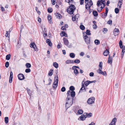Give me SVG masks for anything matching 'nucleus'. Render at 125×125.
Segmentation results:
<instances>
[{
	"label": "nucleus",
	"mask_w": 125,
	"mask_h": 125,
	"mask_svg": "<svg viewBox=\"0 0 125 125\" xmlns=\"http://www.w3.org/2000/svg\"><path fill=\"white\" fill-rule=\"evenodd\" d=\"M90 83L89 82V81H87L85 82H84V81H83L82 82V87L81 88L79 93H80L81 92H84V91H86V89L84 85L85 84V85L86 86H87Z\"/></svg>",
	"instance_id": "obj_1"
},
{
	"label": "nucleus",
	"mask_w": 125,
	"mask_h": 125,
	"mask_svg": "<svg viewBox=\"0 0 125 125\" xmlns=\"http://www.w3.org/2000/svg\"><path fill=\"white\" fill-rule=\"evenodd\" d=\"M75 9V6L73 5H71L70 6L69 8L67 9V12L70 14H73Z\"/></svg>",
	"instance_id": "obj_2"
},
{
	"label": "nucleus",
	"mask_w": 125,
	"mask_h": 125,
	"mask_svg": "<svg viewBox=\"0 0 125 125\" xmlns=\"http://www.w3.org/2000/svg\"><path fill=\"white\" fill-rule=\"evenodd\" d=\"M83 38L84 40H85L86 43L88 44L90 43V37H88L87 35H83Z\"/></svg>",
	"instance_id": "obj_3"
},
{
	"label": "nucleus",
	"mask_w": 125,
	"mask_h": 125,
	"mask_svg": "<svg viewBox=\"0 0 125 125\" xmlns=\"http://www.w3.org/2000/svg\"><path fill=\"white\" fill-rule=\"evenodd\" d=\"M68 99H66V100L65 107L66 109L71 106L73 103V99L72 100H71V101L70 102H68Z\"/></svg>",
	"instance_id": "obj_4"
},
{
	"label": "nucleus",
	"mask_w": 125,
	"mask_h": 125,
	"mask_svg": "<svg viewBox=\"0 0 125 125\" xmlns=\"http://www.w3.org/2000/svg\"><path fill=\"white\" fill-rule=\"evenodd\" d=\"M95 98L94 97H92L89 98L87 101V103L89 104L93 103L94 102Z\"/></svg>",
	"instance_id": "obj_5"
},
{
	"label": "nucleus",
	"mask_w": 125,
	"mask_h": 125,
	"mask_svg": "<svg viewBox=\"0 0 125 125\" xmlns=\"http://www.w3.org/2000/svg\"><path fill=\"white\" fill-rule=\"evenodd\" d=\"M30 47L31 48H33L34 50L36 51H38V49L37 48L36 45L34 42L31 43L30 44Z\"/></svg>",
	"instance_id": "obj_6"
},
{
	"label": "nucleus",
	"mask_w": 125,
	"mask_h": 125,
	"mask_svg": "<svg viewBox=\"0 0 125 125\" xmlns=\"http://www.w3.org/2000/svg\"><path fill=\"white\" fill-rule=\"evenodd\" d=\"M18 79L20 80H22L25 78L24 75L22 73L19 74L18 75Z\"/></svg>",
	"instance_id": "obj_7"
},
{
	"label": "nucleus",
	"mask_w": 125,
	"mask_h": 125,
	"mask_svg": "<svg viewBox=\"0 0 125 125\" xmlns=\"http://www.w3.org/2000/svg\"><path fill=\"white\" fill-rule=\"evenodd\" d=\"M117 120V119L116 117L114 118L113 119L109 125H115V123L116 122Z\"/></svg>",
	"instance_id": "obj_8"
},
{
	"label": "nucleus",
	"mask_w": 125,
	"mask_h": 125,
	"mask_svg": "<svg viewBox=\"0 0 125 125\" xmlns=\"http://www.w3.org/2000/svg\"><path fill=\"white\" fill-rule=\"evenodd\" d=\"M114 31V34L115 36H117L119 34V30L118 29L115 28Z\"/></svg>",
	"instance_id": "obj_9"
},
{
	"label": "nucleus",
	"mask_w": 125,
	"mask_h": 125,
	"mask_svg": "<svg viewBox=\"0 0 125 125\" xmlns=\"http://www.w3.org/2000/svg\"><path fill=\"white\" fill-rule=\"evenodd\" d=\"M63 40L64 44L66 46H68L69 43L68 40L65 37L63 38Z\"/></svg>",
	"instance_id": "obj_10"
},
{
	"label": "nucleus",
	"mask_w": 125,
	"mask_h": 125,
	"mask_svg": "<svg viewBox=\"0 0 125 125\" xmlns=\"http://www.w3.org/2000/svg\"><path fill=\"white\" fill-rule=\"evenodd\" d=\"M105 1L104 0H99L97 1V4L98 6H99L100 5H101L102 4H101L100 3H101L102 4H104V2Z\"/></svg>",
	"instance_id": "obj_11"
},
{
	"label": "nucleus",
	"mask_w": 125,
	"mask_h": 125,
	"mask_svg": "<svg viewBox=\"0 0 125 125\" xmlns=\"http://www.w3.org/2000/svg\"><path fill=\"white\" fill-rule=\"evenodd\" d=\"M13 78V73L12 72H10V75L9 77V82L10 83H12Z\"/></svg>",
	"instance_id": "obj_12"
},
{
	"label": "nucleus",
	"mask_w": 125,
	"mask_h": 125,
	"mask_svg": "<svg viewBox=\"0 0 125 125\" xmlns=\"http://www.w3.org/2000/svg\"><path fill=\"white\" fill-rule=\"evenodd\" d=\"M85 115H85L84 113L83 115H82L80 116V118L81 120L83 121L86 118Z\"/></svg>",
	"instance_id": "obj_13"
},
{
	"label": "nucleus",
	"mask_w": 125,
	"mask_h": 125,
	"mask_svg": "<svg viewBox=\"0 0 125 125\" xmlns=\"http://www.w3.org/2000/svg\"><path fill=\"white\" fill-rule=\"evenodd\" d=\"M109 56L107 62L108 63H110V64H111L112 62L113 58L112 57H110V55H109Z\"/></svg>",
	"instance_id": "obj_14"
},
{
	"label": "nucleus",
	"mask_w": 125,
	"mask_h": 125,
	"mask_svg": "<svg viewBox=\"0 0 125 125\" xmlns=\"http://www.w3.org/2000/svg\"><path fill=\"white\" fill-rule=\"evenodd\" d=\"M46 42L47 43H48V45L49 46L51 47L52 46V43L50 39H47L46 40Z\"/></svg>",
	"instance_id": "obj_15"
},
{
	"label": "nucleus",
	"mask_w": 125,
	"mask_h": 125,
	"mask_svg": "<svg viewBox=\"0 0 125 125\" xmlns=\"http://www.w3.org/2000/svg\"><path fill=\"white\" fill-rule=\"evenodd\" d=\"M85 115H86L85 116H86V118L87 117H91L92 115V113H84Z\"/></svg>",
	"instance_id": "obj_16"
},
{
	"label": "nucleus",
	"mask_w": 125,
	"mask_h": 125,
	"mask_svg": "<svg viewBox=\"0 0 125 125\" xmlns=\"http://www.w3.org/2000/svg\"><path fill=\"white\" fill-rule=\"evenodd\" d=\"M71 92L70 90H69L67 91V96L66 99L69 100V98L71 97V96L70 94L71 93Z\"/></svg>",
	"instance_id": "obj_17"
},
{
	"label": "nucleus",
	"mask_w": 125,
	"mask_h": 125,
	"mask_svg": "<svg viewBox=\"0 0 125 125\" xmlns=\"http://www.w3.org/2000/svg\"><path fill=\"white\" fill-rule=\"evenodd\" d=\"M47 18L49 23L50 24H52L53 22L51 21L52 18L51 16L50 15H48L47 16Z\"/></svg>",
	"instance_id": "obj_18"
},
{
	"label": "nucleus",
	"mask_w": 125,
	"mask_h": 125,
	"mask_svg": "<svg viewBox=\"0 0 125 125\" xmlns=\"http://www.w3.org/2000/svg\"><path fill=\"white\" fill-rule=\"evenodd\" d=\"M55 15L57 17V18L59 19H60L62 17V16L61 15L58 13H56L55 14Z\"/></svg>",
	"instance_id": "obj_19"
},
{
	"label": "nucleus",
	"mask_w": 125,
	"mask_h": 125,
	"mask_svg": "<svg viewBox=\"0 0 125 125\" xmlns=\"http://www.w3.org/2000/svg\"><path fill=\"white\" fill-rule=\"evenodd\" d=\"M75 92L74 91H71L70 93V95L71 96V98H73L75 96Z\"/></svg>",
	"instance_id": "obj_20"
},
{
	"label": "nucleus",
	"mask_w": 125,
	"mask_h": 125,
	"mask_svg": "<svg viewBox=\"0 0 125 125\" xmlns=\"http://www.w3.org/2000/svg\"><path fill=\"white\" fill-rule=\"evenodd\" d=\"M109 53V51L107 49L105 51L103 52V54L105 56H107Z\"/></svg>",
	"instance_id": "obj_21"
},
{
	"label": "nucleus",
	"mask_w": 125,
	"mask_h": 125,
	"mask_svg": "<svg viewBox=\"0 0 125 125\" xmlns=\"http://www.w3.org/2000/svg\"><path fill=\"white\" fill-rule=\"evenodd\" d=\"M118 0V2L117 5L119 6V8H120L122 4L123 0Z\"/></svg>",
	"instance_id": "obj_22"
},
{
	"label": "nucleus",
	"mask_w": 125,
	"mask_h": 125,
	"mask_svg": "<svg viewBox=\"0 0 125 125\" xmlns=\"http://www.w3.org/2000/svg\"><path fill=\"white\" fill-rule=\"evenodd\" d=\"M56 80V81H57V83H56L55 84H53L52 85V87L54 88H56L58 86V80H57V79Z\"/></svg>",
	"instance_id": "obj_23"
},
{
	"label": "nucleus",
	"mask_w": 125,
	"mask_h": 125,
	"mask_svg": "<svg viewBox=\"0 0 125 125\" xmlns=\"http://www.w3.org/2000/svg\"><path fill=\"white\" fill-rule=\"evenodd\" d=\"M62 34H60L61 35V36H64L65 37H66L67 36V34L64 31H62Z\"/></svg>",
	"instance_id": "obj_24"
},
{
	"label": "nucleus",
	"mask_w": 125,
	"mask_h": 125,
	"mask_svg": "<svg viewBox=\"0 0 125 125\" xmlns=\"http://www.w3.org/2000/svg\"><path fill=\"white\" fill-rule=\"evenodd\" d=\"M57 79L58 81V77L56 75L54 77L53 84H55L56 83H57V81H56Z\"/></svg>",
	"instance_id": "obj_25"
},
{
	"label": "nucleus",
	"mask_w": 125,
	"mask_h": 125,
	"mask_svg": "<svg viewBox=\"0 0 125 125\" xmlns=\"http://www.w3.org/2000/svg\"><path fill=\"white\" fill-rule=\"evenodd\" d=\"M53 66L56 68H57L58 67V64L56 62H54L53 63Z\"/></svg>",
	"instance_id": "obj_26"
},
{
	"label": "nucleus",
	"mask_w": 125,
	"mask_h": 125,
	"mask_svg": "<svg viewBox=\"0 0 125 125\" xmlns=\"http://www.w3.org/2000/svg\"><path fill=\"white\" fill-rule=\"evenodd\" d=\"M53 71V70L52 69H51L49 71L48 73V75L49 76H51L52 74L53 73L52 72Z\"/></svg>",
	"instance_id": "obj_27"
},
{
	"label": "nucleus",
	"mask_w": 125,
	"mask_h": 125,
	"mask_svg": "<svg viewBox=\"0 0 125 125\" xmlns=\"http://www.w3.org/2000/svg\"><path fill=\"white\" fill-rule=\"evenodd\" d=\"M74 70V73L75 75H77V74L79 73V72H78V70L77 69H73Z\"/></svg>",
	"instance_id": "obj_28"
},
{
	"label": "nucleus",
	"mask_w": 125,
	"mask_h": 125,
	"mask_svg": "<svg viewBox=\"0 0 125 125\" xmlns=\"http://www.w3.org/2000/svg\"><path fill=\"white\" fill-rule=\"evenodd\" d=\"M66 26H67L66 27V28H67L68 27V25L67 24H65L64 25V26H63L61 28V29L63 30H64L66 29L65 27Z\"/></svg>",
	"instance_id": "obj_29"
},
{
	"label": "nucleus",
	"mask_w": 125,
	"mask_h": 125,
	"mask_svg": "<svg viewBox=\"0 0 125 125\" xmlns=\"http://www.w3.org/2000/svg\"><path fill=\"white\" fill-rule=\"evenodd\" d=\"M93 14L94 16H98V14L97 12L96 11H93Z\"/></svg>",
	"instance_id": "obj_30"
},
{
	"label": "nucleus",
	"mask_w": 125,
	"mask_h": 125,
	"mask_svg": "<svg viewBox=\"0 0 125 125\" xmlns=\"http://www.w3.org/2000/svg\"><path fill=\"white\" fill-rule=\"evenodd\" d=\"M27 90L28 94L30 96H31V93H32V92L29 89L27 88Z\"/></svg>",
	"instance_id": "obj_31"
},
{
	"label": "nucleus",
	"mask_w": 125,
	"mask_h": 125,
	"mask_svg": "<svg viewBox=\"0 0 125 125\" xmlns=\"http://www.w3.org/2000/svg\"><path fill=\"white\" fill-rule=\"evenodd\" d=\"M70 57L72 58H74L75 56V54L73 53H71L70 54Z\"/></svg>",
	"instance_id": "obj_32"
},
{
	"label": "nucleus",
	"mask_w": 125,
	"mask_h": 125,
	"mask_svg": "<svg viewBox=\"0 0 125 125\" xmlns=\"http://www.w3.org/2000/svg\"><path fill=\"white\" fill-rule=\"evenodd\" d=\"M25 66L27 68H29L31 67V65L30 63H26L25 64Z\"/></svg>",
	"instance_id": "obj_33"
},
{
	"label": "nucleus",
	"mask_w": 125,
	"mask_h": 125,
	"mask_svg": "<svg viewBox=\"0 0 125 125\" xmlns=\"http://www.w3.org/2000/svg\"><path fill=\"white\" fill-rule=\"evenodd\" d=\"M83 113V111L82 109H80L79 110L78 112V113L80 115H81Z\"/></svg>",
	"instance_id": "obj_34"
},
{
	"label": "nucleus",
	"mask_w": 125,
	"mask_h": 125,
	"mask_svg": "<svg viewBox=\"0 0 125 125\" xmlns=\"http://www.w3.org/2000/svg\"><path fill=\"white\" fill-rule=\"evenodd\" d=\"M5 122L6 124H7L8 123L9 119L8 117H5L4 118Z\"/></svg>",
	"instance_id": "obj_35"
},
{
	"label": "nucleus",
	"mask_w": 125,
	"mask_h": 125,
	"mask_svg": "<svg viewBox=\"0 0 125 125\" xmlns=\"http://www.w3.org/2000/svg\"><path fill=\"white\" fill-rule=\"evenodd\" d=\"M119 44L120 48H122L123 47L122 42V41L120 40L119 42Z\"/></svg>",
	"instance_id": "obj_36"
},
{
	"label": "nucleus",
	"mask_w": 125,
	"mask_h": 125,
	"mask_svg": "<svg viewBox=\"0 0 125 125\" xmlns=\"http://www.w3.org/2000/svg\"><path fill=\"white\" fill-rule=\"evenodd\" d=\"M11 55L9 54L7 55L6 56V59L7 60H9L10 58Z\"/></svg>",
	"instance_id": "obj_37"
},
{
	"label": "nucleus",
	"mask_w": 125,
	"mask_h": 125,
	"mask_svg": "<svg viewBox=\"0 0 125 125\" xmlns=\"http://www.w3.org/2000/svg\"><path fill=\"white\" fill-rule=\"evenodd\" d=\"M86 35H90L91 34L90 33V31L88 30H87L86 31Z\"/></svg>",
	"instance_id": "obj_38"
},
{
	"label": "nucleus",
	"mask_w": 125,
	"mask_h": 125,
	"mask_svg": "<svg viewBox=\"0 0 125 125\" xmlns=\"http://www.w3.org/2000/svg\"><path fill=\"white\" fill-rule=\"evenodd\" d=\"M95 44L97 45H98L100 43V41L98 40H95L94 41Z\"/></svg>",
	"instance_id": "obj_39"
},
{
	"label": "nucleus",
	"mask_w": 125,
	"mask_h": 125,
	"mask_svg": "<svg viewBox=\"0 0 125 125\" xmlns=\"http://www.w3.org/2000/svg\"><path fill=\"white\" fill-rule=\"evenodd\" d=\"M99 73L100 74H101L104 76H106L107 75V74L106 72L105 71L104 72H99Z\"/></svg>",
	"instance_id": "obj_40"
},
{
	"label": "nucleus",
	"mask_w": 125,
	"mask_h": 125,
	"mask_svg": "<svg viewBox=\"0 0 125 125\" xmlns=\"http://www.w3.org/2000/svg\"><path fill=\"white\" fill-rule=\"evenodd\" d=\"M70 90L72 91H73L75 90V88L73 86H71L69 88Z\"/></svg>",
	"instance_id": "obj_41"
},
{
	"label": "nucleus",
	"mask_w": 125,
	"mask_h": 125,
	"mask_svg": "<svg viewBox=\"0 0 125 125\" xmlns=\"http://www.w3.org/2000/svg\"><path fill=\"white\" fill-rule=\"evenodd\" d=\"M47 11L48 12L51 13L52 11V8H49L47 9Z\"/></svg>",
	"instance_id": "obj_42"
},
{
	"label": "nucleus",
	"mask_w": 125,
	"mask_h": 125,
	"mask_svg": "<svg viewBox=\"0 0 125 125\" xmlns=\"http://www.w3.org/2000/svg\"><path fill=\"white\" fill-rule=\"evenodd\" d=\"M74 62H75V63L78 64L80 63V61L79 59H76L74 61Z\"/></svg>",
	"instance_id": "obj_43"
},
{
	"label": "nucleus",
	"mask_w": 125,
	"mask_h": 125,
	"mask_svg": "<svg viewBox=\"0 0 125 125\" xmlns=\"http://www.w3.org/2000/svg\"><path fill=\"white\" fill-rule=\"evenodd\" d=\"M80 28L82 30H84L85 29V27L83 25H81L80 26Z\"/></svg>",
	"instance_id": "obj_44"
},
{
	"label": "nucleus",
	"mask_w": 125,
	"mask_h": 125,
	"mask_svg": "<svg viewBox=\"0 0 125 125\" xmlns=\"http://www.w3.org/2000/svg\"><path fill=\"white\" fill-rule=\"evenodd\" d=\"M31 72V70L30 69L28 68L26 69L25 70V72L26 73H29Z\"/></svg>",
	"instance_id": "obj_45"
},
{
	"label": "nucleus",
	"mask_w": 125,
	"mask_h": 125,
	"mask_svg": "<svg viewBox=\"0 0 125 125\" xmlns=\"http://www.w3.org/2000/svg\"><path fill=\"white\" fill-rule=\"evenodd\" d=\"M115 13L117 14L119 12V10L118 8H116L115 9Z\"/></svg>",
	"instance_id": "obj_46"
},
{
	"label": "nucleus",
	"mask_w": 125,
	"mask_h": 125,
	"mask_svg": "<svg viewBox=\"0 0 125 125\" xmlns=\"http://www.w3.org/2000/svg\"><path fill=\"white\" fill-rule=\"evenodd\" d=\"M107 29L106 28H104L103 30V32L104 33H105L107 31Z\"/></svg>",
	"instance_id": "obj_47"
},
{
	"label": "nucleus",
	"mask_w": 125,
	"mask_h": 125,
	"mask_svg": "<svg viewBox=\"0 0 125 125\" xmlns=\"http://www.w3.org/2000/svg\"><path fill=\"white\" fill-rule=\"evenodd\" d=\"M76 68H78L79 69L80 68L79 67L76 66H73L72 67V69H76Z\"/></svg>",
	"instance_id": "obj_48"
},
{
	"label": "nucleus",
	"mask_w": 125,
	"mask_h": 125,
	"mask_svg": "<svg viewBox=\"0 0 125 125\" xmlns=\"http://www.w3.org/2000/svg\"><path fill=\"white\" fill-rule=\"evenodd\" d=\"M66 90V88L64 87H62L61 89V90L62 92H64Z\"/></svg>",
	"instance_id": "obj_49"
},
{
	"label": "nucleus",
	"mask_w": 125,
	"mask_h": 125,
	"mask_svg": "<svg viewBox=\"0 0 125 125\" xmlns=\"http://www.w3.org/2000/svg\"><path fill=\"white\" fill-rule=\"evenodd\" d=\"M71 60H68L66 61V63L67 64H69L70 63H71Z\"/></svg>",
	"instance_id": "obj_50"
},
{
	"label": "nucleus",
	"mask_w": 125,
	"mask_h": 125,
	"mask_svg": "<svg viewBox=\"0 0 125 125\" xmlns=\"http://www.w3.org/2000/svg\"><path fill=\"white\" fill-rule=\"evenodd\" d=\"M9 63L8 62H6L5 64V66L6 68H8L9 66Z\"/></svg>",
	"instance_id": "obj_51"
},
{
	"label": "nucleus",
	"mask_w": 125,
	"mask_h": 125,
	"mask_svg": "<svg viewBox=\"0 0 125 125\" xmlns=\"http://www.w3.org/2000/svg\"><path fill=\"white\" fill-rule=\"evenodd\" d=\"M107 23L109 24H112V21L111 20H109V21H108Z\"/></svg>",
	"instance_id": "obj_52"
},
{
	"label": "nucleus",
	"mask_w": 125,
	"mask_h": 125,
	"mask_svg": "<svg viewBox=\"0 0 125 125\" xmlns=\"http://www.w3.org/2000/svg\"><path fill=\"white\" fill-rule=\"evenodd\" d=\"M122 48V52H125V46L124 45Z\"/></svg>",
	"instance_id": "obj_53"
},
{
	"label": "nucleus",
	"mask_w": 125,
	"mask_h": 125,
	"mask_svg": "<svg viewBox=\"0 0 125 125\" xmlns=\"http://www.w3.org/2000/svg\"><path fill=\"white\" fill-rule=\"evenodd\" d=\"M62 1V0H57V2L60 5L61 4Z\"/></svg>",
	"instance_id": "obj_54"
},
{
	"label": "nucleus",
	"mask_w": 125,
	"mask_h": 125,
	"mask_svg": "<svg viewBox=\"0 0 125 125\" xmlns=\"http://www.w3.org/2000/svg\"><path fill=\"white\" fill-rule=\"evenodd\" d=\"M80 4L82 5L84 3V0H80Z\"/></svg>",
	"instance_id": "obj_55"
},
{
	"label": "nucleus",
	"mask_w": 125,
	"mask_h": 125,
	"mask_svg": "<svg viewBox=\"0 0 125 125\" xmlns=\"http://www.w3.org/2000/svg\"><path fill=\"white\" fill-rule=\"evenodd\" d=\"M52 79L51 78H49L48 80V81L49 82V83L48 84V85H50L51 84V83L52 82Z\"/></svg>",
	"instance_id": "obj_56"
},
{
	"label": "nucleus",
	"mask_w": 125,
	"mask_h": 125,
	"mask_svg": "<svg viewBox=\"0 0 125 125\" xmlns=\"http://www.w3.org/2000/svg\"><path fill=\"white\" fill-rule=\"evenodd\" d=\"M97 27L96 25L94 24L93 25V28L94 29H96Z\"/></svg>",
	"instance_id": "obj_57"
},
{
	"label": "nucleus",
	"mask_w": 125,
	"mask_h": 125,
	"mask_svg": "<svg viewBox=\"0 0 125 125\" xmlns=\"http://www.w3.org/2000/svg\"><path fill=\"white\" fill-rule=\"evenodd\" d=\"M103 63L102 62H100L99 65V67L100 68V67L102 66Z\"/></svg>",
	"instance_id": "obj_58"
},
{
	"label": "nucleus",
	"mask_w": 125,
	"mask_h": 125,
	"mask_svg": "<svg viewBox=\"0 0 125 125\" xmlns=\"http://www.w3.org/2000/svg\"><path fill=\"white\" fill-rule=\"evenodd\" d=\"M94 74L93 72H91L89 74V75L90 76H94Z\"/></svg>",
	"instance_id": "obj_59"
},
{
	"label": "nucleus",
	"mask_w": 125,
	"mask_h": 125,
	"mask_svg": "<svg viewBox=\"0 0 125 125\" xmlns=\"http://www.w3.org/2000/svg\"><path fill=\"white\" fill-rule=\"evenodd\" d=\"M97 72L99 73V72H102L103 71L101 70V69H98L97 71Z\"/></svg>",
	"instance_id": "obj_60"
},
{
	"label": "nucleus",
	"mask_w": 125,
	"mask_h": 125,
	"mask_svg": "<svg viewBox=\"0 0 125 125\" xmlns=\"http://www.w3.org/2000/svg\"><path fill=\"white\" fill-rule=\"evenodd\" d=\"M108 11V8L107 7H106V9H105V13H106L107 14Z\"/></svg>",
	"instance_id": "obj_61"
},
{
	"label": "nucleus",
	"mask_w": 125,
	"mask_h": 125,
	"mask_svg": "<svg viewBox=\"0 0 125 125\" xmlns=\"http://www.w3.org/2000/svg\"><path fill=\"white\" fill-rule=\"evenodd\" d=\"M52 4L54 5L55 4V0H52Z\"/></svg>",
	"instance_id": "obj_62"
},
{
	"label": "nucleus",
	"mask_w": 125,
	"mask_h": 125,
	"mask_svg": "<svg viewBox=\"0 0 125 125\" xmlns=\"http://www.w3.org/2000/svg\"><path fill=\"white\" fill-rule=\"evenodd\" d=\"M89 5L92 6L93 4V3L91 0H90V1L89 2Z\"/></svg>",
	"instance_id": "obj_63"
},
{
	"label": "nucleus",
	"mask_w": 125,
	"mask_h": 125,
	"mask_svg": "<svg viewBox=\"0 0 125 125\" xmlns=\"http://www.w3.org/2000/svg\"><path fill=\"white\" fill-rule=\"evenodd\" d=\"M95 124L93 122H92L91 123L89 124L88 125H95Z\"/></svg>",
	"instance_id": "obj_64"
}]
</instances>
